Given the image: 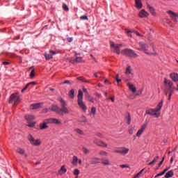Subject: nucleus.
<instances>
[{
	"label": "nucleus",
	"mask_w": 178,
	"mask_h": 178,
	"mask_svg": "<svg viewBox=\"0 0 178 178\" xmlns=\"http://www.w3.org/2000/svg\"><path fill=\"white\" fill-rule=\"evenodd\" d=\"M58 101L61 104V108L58 106V105H52L50 111H52V112H56L58 115H60V116H63L64 113H69V110L67 109V104L65 100L62 97L58 99Z\"/></svg>",
	"instance_id": "nucleus-1"
},
{
	"label": "nucleus",
	"mask_w": 178,
	"mask_h": 178,
	"mask_svg": "<svg viewBox=\"0 0 178 178\" xmlns=\"http://www.w3.org/2000/svg\"><path fill=\"white\" fill-rule=\"evenodd\" d=\"M84 97V94L83 93V91L81 90H79L78 91V105L83 112H87V106L84 104V102H83V98Z\"/></svg>",
	"instance_id": "nucleus-2"
},
{
	"label": "nucleus",
	"mask_w": 178,
	"mask_h": 178,
	"mask_svg": "<svg viewBox=\"0 0 178 178\" xmlns=\"http://www.w3.org/2000/svg\"><path fill=\"white\" fill-rule=\"evenodd\" d=\"M122 54L129 58H138V55L131 49H124Z\"/></svg>",
	"instance_id": "nucleus-3"
},
{
	"label": "nucleus",
	"mask_w": 178,
	"mask_h": 178,
	"mask_svg": "<svg viewBox=\"0 0 178 178\" xmlns=\"http://www.w3.org/2000/svg\"><path fill=\"white\" fill-rule=\"evenodd\" d=\"M14 105H17L20 102V96L19 93H13L10 97L9 104H13Z\"/></svg>",
	"instance_id": "nucleus-4"
},
{
	"label": "nucleus",
	"mask_w": 178,
	"mask_h": 178,
	"mask_svg": "<svg viewBox=\"0 0 178 178\" xmlns=\"http://www.w3.org/2000/svg\"><path fill=\"white\" fill-rule=\"evenodd\" d=\"M28 140L31 145H34L35 147H38V145H41V140L34 139V137H33V135L31 134H29L28 136Z\"/></svg>",
	"instance_id": "nucleus-5"
},
{
	"label": "nucleus",
	"mask_w": 178,
	"mask_h": 178,
	"mask_svg": "<svg viewBox=\"0 0 178 178\" xmlns=\"http://www.w3.org/2000/svg\"><path fill=\"white\" fill-rule=\"evenodd\" d=\"M129 151H130V149L129 148H127L124 147H117L114 150V152L115 154H120V155H127V154H129Z\"/></svg>",
	"instance_id": "nucleus-6"
},
{
	"label": "nucleus",
	"mask_w": 178,
	"mask_h": 178,
	"mask_svg": "<svg viewBox=\"0 0 178 178\" xmlns=\"http://www.w3.org/2000/svg\"><path fill=\"white\" fill-rule=\"evenodd\" d=\"M44 121L47 124H62V122L56 118H47Z\"/></svg>",
	"instance_id": "nucleus-7"
},
{
	"label": "nucleus",
	"mask_w": 178,
	"mask_h": 178,
	"mask_svg": "<svg viewBox=\"0 0 178 178\" xmlns=\"http://www.w3.org/2000/svg\"><path fill=\"white\" fill-rule=\"evenodd\" d=\"M146 115H150L151 116H155V118H159L161 116V113H157L155 108H149L146 110L145 111Z\"/></svg>",
	"instance_id": "nucleus-8"
},
{
	"label": "nucleus",
	"mask_w": 178,
	"mask_h": 178,
	"mask_svg": "<svg viewBox=\"0 0 178 178\" xmlns=\"http://www.w3.org/2000/svg\"><path fill=\"white\" fill-rule=\"evenodd\" d=\"M110 47L115 49L114 52L117 54V55H120V47H122V44H115L113 42L111 44Z\"/></svg>",
	"instance_id": "nucleus-9"
},
{
	"label": "nucleus",
	"mask_w": 178,
	"mask_h": 178,
	"mask_svg": "<svg viewBox=\"0 0 178 178\" xmlns=\"http://www.w3.org/2000/svg\"><path fill=\"white\" fill-rule=\"evenodd\" d=\"M93 143L94 144H95V145H97L98 147H104V148H106L108 147V145L105 142L98 139H95L93 140Z\"/></svg>",
	"instance_id": "nucleus-10"
},
{
	"label": "nucleus",
	"mask_w": 178,
	"mask_h": 178,
	"mask_svg": "<svg viewBox=\"0 0 178 178\" xmlns=\"http://www.w3.org/2000/svg\"><path fill=\"white\" fill-rule=\"evenodd\" d=\"M139 47L140 48H137L138 51H143L144 52H145V51H148V44H145V42H139Z\"/></svg>",
	"instance_id": "nucleus-11"
},
{
	"label": "nucleus",
	"mask_w": 178,
	"mask_h": 178,
	"mask_svg": "<svg viewBox=\"0 0 178 178\" xmlns=\"http://www.w3.org/2000/svg\"><path fill=\"white\" fill-rule=\"evenodd\" d=\"M78 55H80V54H75L76 58L73 60H70V63H81L84 62V60H83V57H79Z\"/></svg>",
	"instance_id": "nucleus-12"
},
{
	"label": "nucleus",
	"mask_w": 178,
	"mask_h": 178,
	"mask_svg": "<svg viewBox=\"0 0 178 178\" xmlns=\"http://www.w3.org/2000/svg\"><path fill=\"white\" fill-rule=\"evenodd\" d=\"M164 84L168 86V88L167 90H175V87H173V82L170 80H167L166 78L164 79Z\"/></svg>",
	"instance_id": "nucleus-13"
},
{
	"label": "nucleus",
	"mask_w": 178,
	"mask_h": 178,
	"mask_svg": "<svg viewBox=\"0 0 178 178\" xmlns=\"http://www.w3.org/2000/svg\"><path fill=\"white\" fill-rule=\"evenodd\" d=\"M145 129H147V124H143L140 129L138 131L137 134H136V136L137 137H140L141 136V134H143V133H144V131H145Z\"/></svg>",
	"instance_id": "nucleus-14"
},
{
	"label": "nucleus",
	"mask_w": 178,
	"mask_h": 178,
	"mask_svg": "<svg viewBox=\"0 0 178 178\" xmlns=\"http://www.w3.org/2000/svg\"><path fill=\"white\" fill-rule=\"evenodd\" d=\"M170 79L174 81L175 83H177L178 81V74L176 72L171 73L170 74Z\"/></svg>",
	"instance_id": "nucleus-15"
},
{
	"label": "nucleus",
	"mask_w": 178,
	"mask_h": 178,
	"mask_svg": "<svg viewBox=\"0 0 178 178\" xmlns=\"http://www.w3.org/2000/svg\"><path fill=\"white\" fill-rule=\"evenodd\" d=\"M138 16L141 18L148 17V16H149V14H148V13L145 11V10H142L140 11Z\"/></svg>",
	"instance_id": "nucleus-16"
},
{
	"label": "nucleus",
	"mask_w": 178,
	"mask_h": 178,
	"mask_svg": "<svg viewBox=\"0 0 178 178\" xmlns=\"http://www.w3.org/2000/svg\"><path fill=\"white\" fill-rule=\"evenodd\" d=\"M67 172V169L65 167V165L61 166L60 169L58 172V175H65Z\"/></svg>",
	"instance_id": "nucleus-17"
},
{
	"label": "nucleus",
	"mask_w": 178,
	"mask_h": 178,
	"mask_svg": "<svg viewBox=\"0 0 178 178\" xmlns=\"http://www.w3.org/2000/svg\"><path fill=\"white\" fill-rule=\"evenodd\" d=\"M47 124H48L45 121H43V122L39 125L40 130H45V129H49V127Z\"/></svg>",
	"instance_id": "nucleus-18"
},
{
	"label": "nucleus",
	"mask_w": 178,
	"mask_h": 178,
	"mask_svg": "<svg viewBox=\"0 0 178 178\" xmlns=\"http://www.w3.org/2000/svg\"><path fill=\"white\" fill-rule=\"evenodd\" d=\"M101 162V159L99 158L95 157L92 159L90 161V165H95L97 163H99Z\"/></svg>",
	"instance_id": "nucleus-19"
},
{
	"label": "nucleus",
	"mask_w": 178,
	"mask_h": 178,
	"mask_svg": "<svg viewBox=\"0 0 178 178\" xmlns=\"http://www.w3.org/2000/svg\"><path fill=\"white\" fill-rule=\"evenodd\" d=\"M162 106H163V100H161L157 105V107L154 108V110L157 112H159L162 109Z\"/></svg>",
	"instance_id": "nucleus-20"
},
{
	"label": "nucleus",
	"mask_w": 178,
	"mask_h": 178,
	"mask_svg": "<svg viewBox=\"0 0 178 178\" xmlns=\"http://www.w3.org/2000/svg\"><path fill=\"white\" fill-rule=\"evenodd\" d=\"M147 7L149 9L150 13L152 15V16H155V8H154V7L151 6L149 4H147Z\"/></svg>",
	"instance_id": "nucleus-21"
},
{
	"label": "nucleus",
	"mask_w": 178,
	"mask_h": 178,
	"mask_svg": "<svg viewBox=\"0 0 178 178\" xmlns=\"http://www.w3.org/2000/svg\"><path fill=\"white\" fill-rule=\"evenodd\" d=\"M158 159H159V156L157 154L156 156L153 159V161L148 163V165L152 166L155 165V163L158 162Z\"/></svg>",
	"instance_id": "nucleus-22"
},
{
	"label": "nucleus",
	"mask_w": 178,
	"mask_h": 178,
	"mask_svg": "<svg viewBox=\"0 0 178 178\" xmlns=\"http://www.w3.org/2000/svg\"><path fill=\"white\" fill-rule=\"evenodd\" d=\"M29 69L31 70L30 73V79H34L35 76V70L34 69V67H31Z\"/></svg>",
	"instance_id": "nucleus-23"
},
{
	"label": "nucleus",
	"mask_w": 178,
	"mask_h": 178,
	"mask_svg": "<svg viewBox=\"0 0 178 178\" xmlns=\"http://www.w3.org/2000/svg\"><path fill=\"white\" fill-rule=\"evenodd\" d=\"M125 119L127 120V123L130 124L131 123V115H130V113H127Z\"/></svg>",
	"instance_id": "nucleus-24"
},
{
	"label": "nucleus",
	"mask_w": 178,
	"mask_h": 178,
	"mask_svg": "<svg viewBox=\"0 0 178 178\" xmlns=\"http://www.w3.org/2000/svg\"><path fill=\"white\" fill-rule=\"evenodd\" d=\"M127 86H128L129 90L131 91H132V92H136V91H137V88H136V87H134V86L133 84L128 83Z\"/></svg>",
	"instance_id": "nucleus-25"
},
{
	"label": "nucleus",
	"mask_w": 178,
	"mask_h": 178,
	"mask_svg": "<svg viewBox=\"0 0 178 178\" xmlns=\"http://www.w3.org/2000/svg\"><path fill=\"white\" fill-rule=\"evenodd\" d=\"M31 109H38V108H41V104L37 103V104H33L31 105Z\"/></svg>",
	"instance_id": "nucleus-26"
},
{
	"label": "nucleus",
	"mask_w": 178,
	"mask_h": 178,
	"mask_svg": "<svg viewBox=\"0 0 178 178\" xmlns=\"http://www.w3.org/2000/svg\"><path fill=\"white\" fill-rule=\"evenodd\" d=\"M175 173L172 171V170H170L168 171L165 175V178H170V177H173Z\"/></svg>",
	"instance_id": "nucleus-27"
},
{
	"label": "nucleus",
	"mask_w": 178,
	"mask_h": 178,
	"mask_svg": "<svg viewBox=\"0 0 178 178\" xmlns=\"http://www.w3.org/2000/svg\"><path fill=\"white\" fill-rule=\"evenodd\" d=\"M76 79L79 80V81H82V83H90V81L86 79L83 76L77 77Z\"/></svg>",
	"instance_id": "nucleus-28"
},
{
	"label": "nucleus",
	"mask_w": 178,
	"mask_h": 178,
	"mask_svg": "<svg viewBox=\"0 0 178 178\" xmlns=\"http://www.w3.org/2000/svg\"><path fill=\"white\" fill-rule=\"evenodd\" d=\"M134 130H135L134 127L129 126V128H128V133H129V134H130L131 136L132 134H134Z\"/></svg>",
	"instance_id": "nucleus-29"
},
{
	"label": "nucleus",
	"mask_w": 178,
	"mask_h": 178,
	"mask_svg": "<svg viewBox=\"0 0 178 178\" xmlns=\"http://www.w3.org/2000/svg\"><path fill=\"white\" fill-rule=\"evenodd\" d=\"M25 119L27 122H31V120H34L35 118L34 115H26Z\"/></svg>",
	"instance_id": "nucleus-30"
},
{
	"label": "nucleus",
	"mask_w": 178,
	"mask_h": 178,
	"mask_svg": "<svg viewBox=\"0 0 178 178\" xmlns=\"http://www.w3.org/2000/svg\"><path fill=\"white\" fill-rule=\"evenodd\" d=\"M129 74H131V67L128 66L127 67L126 72H125V76H129Z\"/></svg>",
	"instance_id": "nucleus-31"
},
{
	"label": "nucleus",
	"mask_w": 178,
	"mask_h": 178,
	"mask_svg": "<svg viewBox=\"0 0 178 178\" xmlns=\"http://www.w3.org/2000/svg\"><path fill=\"white\" fill-rule=\"evenodd\" d=\"M44 57L46 60H49V59H52V58H54L52 54H49L48 53L44 54Z\"/></svg>",
	"instance_id": "nucleus-32"
},
{
	"label": "nucleus",
	"mask_w": 178,
	"mask_h": 178,
	"mask_svg": "<svg viewBox=\"0 0 178 178\" xmlns=\"http://www.w3.org/2000/svg\"><path fill=\"white\" fill-rule=\"evenodd\" d=\"M82 151L85 155H88V154H90V150L86 147H82Z\"/></svg>",
	"instance_id": "nucleus-33"
},
{
	"label": "nucleus",
	"mask_w": 178,
	"mask_h": 178,
	"mask_svg": "<svg viewBox=\"0 0 178 178\" xmlns=\"http://www.w3.org/2000/svg\"><path fill=\"white\" fill-rule=\"evenodd\" d=\"M69 96L70 97L72 98V99H73V98H74V89H71L70 92H69Z\"/></svg>",
	"instance_id": "nucleus-34"
},
{
	"label": "nucleus",
	"mask_w": 178,
	"mask_h": 178,
	"mask_svg": "<svg viewBox=\"0 0 178 178\" xmlns=\"http://www.w3.org/2000/svg\"><path fill=\"white\" fill-rule=\"evenodd\" d=\"M77 161H79V158L76 156H74L72 161V165H76V163H77Z\"/></svg>",
	"instance_id": "nucleus-35"
},
{
	"label": "nucleus",
	"mask_w": 178,
	"mask_h": 178,
	"mask_svg": "<svg viewBox=\"0 0 178 178\" xmlns=\"http://www.w3.org/2000/svg\"><path fill=\"white\" fill-rule=\"evenodd\" d=\"M17 152H18V154H19L20 155H24V153L26 152V151H24V149L22 148H18L17 149Z\"/></svg>",
	"instance_id": "nucleus-36"
},
{
	"label": "nucleus",
	"mask_w": 178,
	"mask_h": 178,
	"mask_svg": "<svg viewBox=\"0 0 178 178\" xmlns=\"http://www.w3.org/2000/svg\"><path fill=\"white\" fill-rule=\"evenodd\" d=\"M74 131H76V133H78V134H80V136L84 135V132L80 129H74Z\"/></svg>",
	"instance_id": "nucleus-37"
},
{
	"label": "nucleus",
	"mask_w": 178,
	"mask_h": 178,
	"mask_svg": "<svg viewBox=\"0 0 178 178\" xmlns=\"http://www.w3.org/2000/svg\"><path fill=\"white\" fill-rule=\"evenodd\" d=\"M143 172H144V169H142L138 173H137L135 176L134 178H138L141 175H143Z\"/></svg>",
	"instance_id": "nucleus-38"
},
{
	"label": "nucleus",
	"mask_w": 178,
	"mask_h": 178,
	"mask_svg": "<svg viewBox=\"0 0 178 178\" xmlns=\"http://www.w3.org/2000/svg\"><path fill=\"white\" fill-rule=\"evenodd\" d=\"M91 113L93 116H95V114L97 113V108H95V107H92Z\"/></svg>",
	"instance_id": "nucleus-39"
},
{
	"label": "nucleus",
	"mask_w": 178,
	"mask_h": 178,
	"mask_svg": "<svg viewBox=\"0 0 178 178\" xmlns=\"http://www.w3.org/2000/svg\"><path fill=\"white\" fill-rule=\"evenodd\" d=\"M99 155H102L103 156H108V152L105 151H101L99 152Z\"/></svg>",
	"instance_id": "nucleus-40"
},
{
	"label": "nucleus",
	"mask_w": 178,
	"mask_h": 178,
	"mask_svg": "<svg viewBox=\"0 0 178 178\" xmlns=\"http://www.w3.org/2000/svg\"><path fill=\"white\" fill-rule=\"evenodd\" d=\"M63 10H65V12H67V10H69V7H67V5H66L65 3H63Z\"/></svg>",
	"instance_id": "nucleus-41"
},
{
	"label": "nucleus",
	"mask_w": 178,
	"mask_h": 178,
	"mask_svg": "<svg viewBox=\"0 0 178 178\" xmlns=\"http://www.w3.org/2000/svg\"><path fill=\"white\" fill-rule=\"evenodd\" d=\"M102 163L103 165H104V166H106V165H110V163H109V160H104V161L102 162Z\"/></svg>",
	"instance_id": "nucleus-42"
},
{
	"label": "nucleus",
	"mask_w": 178,
	"mask_h": 178,
	"mask_svg": "<svg viewBox=\"0 0 178 178\" xmlns=\"http://www.w3.org/2000/svg\"><path fill=\"white\" fill-rule=\"evenodd\" d=\"M126 30V31H127V34H128V36L129 37H131H131H133V35H131V33H133V31H130V30H129V29H125Z\"/></svg>",
	"instance_id": "nucleus-43"
},
{
	"label": "nucleus",
	"mask_w": 178,
	"mask_h": 178,
	"mask_svg": "<svg viewBox=\"0 0 178 178\" xmlns=\"http://www.w3.org/2000/svg\"><path fill=\"white\" fill-rule=\"evenodd\" d=\"M81 20H88V17L87 15H82L80 17Z\"/></svg>",
	"instance_id": "nucleus-44"
},
{
	"label": "nucleus",
	"mask_w": 178,
	"mask_h": 178,
	"mask_svg": "<svg viewBox=\"0 0 178 178\" xmlns=\"http://www.w3.org/2000/svg\"><path fill=\"white\" fill-rule=\"evenodd\" d=\"M88 101H89V102H92V104H94V102L95 101V99H94V97L90 96V97H89L88 99Z\"/></svg>",
	"instance_id": "nucleus-45"
},
{
	"label": "nucleus",
	"mask_w": 178,
	"mask_h": 178,
	"mask_svg": "<svg viewBox=\"0 0 178 178\" xmlns=\"http://www.w3.org/2000/svg\"><path fill=\"white\" fill-rule=\"evenodd\" d=\"M169 169H170V167H168L164 169L163 171L161 172L162 175L163 176V175H165V173H166L169 170Z\"/></svg>",
	"instance_id": "nucleus-46"
},
{
	"label": "nucleus",
	"mask_w": 178,
	"mask_h": 178,
	"mask_svg": "<svg viewBox=\"0 0 178 178\" xmlns=\"http://www.w3.org/2000/svg\"><path fill=\"white\" fill-rule=\"evenodd\" d=\"M74 175H75V176L80 175V170H79L78 169H75L74 170Z\"/></svg>",
	"instance_id": "nucleus-47"
},
{
	"label": "nucleus",
	"mask_w": 178,
	"mask_h": 178,
	"mask_svg": "<svg viewBox=\"0 0 178 178\" xmlns=\"http://www.w3.org/2000/svg\"><path fill=\"white\" fill-rule=\"evenodd\" d=\"M98 74H102V72H95L94 73L95 77H97V78L99 77V76H98Z\"/></svg>",
	"instance_id": "nucleus-48"
},
{
	"label": "nucleus",
	"mask_w": 178,
	"mask_h": 178,
	"mask_svg": "<svg viewBox=\"0 0 178 178\" xmlns=\"http://www.w3.org/2000/svg\"><path fill=\"white\" fill-rule=\"evenodd\" d=\"M163 161H165V157H163L162 160L159 163V168H161V166H162V163H163Z\"/></svg>",
	"instance_id": "nucleus-49"
},
{
	"label": "nucleus",
	"mask_w": 178,
	"mask_h": 178,
	"mask_svg": "<svg viewBox=\"0 0 178 178\" xmlns=\"http://www.w3.org/2000/svg\"><path fill=\"white\" fill-rule=\"evenodd\" d=\"M49 54H51V55H56V51H53V50H49Z\"/></svg>",
	"instance_id": "nucleus-50"
},
{
	"label": "nucleus",
	"mask_w": 178,
	"mask_h": 178,
	"mask_svg": "<svg viewBox=\"0 0 178 178\" xmlns=\"http://www.w3.org/2000/svg\"><path fill=\"white\" fill-rule=\"evenodd\" d=\"M85 96L87 99L91 98V95H90V94L88 93V92L86 93H85Z\"/></svg>",
	"instance_id": "nucleus-51"
},
{
	"label": "nucleus",
	"mask_w": 178,
	"mask_h": 178,
	"mask_svg": "<svg viewBox=\"0 0 178 178\" xmlns=\"http://www.w3.org/2000/svg\"><path fill=\"white\" fill-rule=\"evenodd\" d=\"M96 136H97V137H99L100 138H104V136H102V134L101 133H97Z\"/></svg>",
	"instance_id": "nucleus-52"
},
{
	"label": "nucleus",
	"mask_w": 178,
	"mask_h": 178,
	"mask_svg": "<svg viewBox=\"0 0 178 178\" xmlns=\"http://www.w3.org/2000/svg\"><path fill=\"white\" fill-rule=\"evenodd\" d=\"M35 126V122H32L31 124H28V127H34Z\"/></svg>",
	"instance_id": "nucleus-53"
},
{
	"label": "nucleus",
	"mask_w": 178,
	"mask_h": 178,
	"mask_svg": "<svg viewBox=\"0 0 178 178\" xmlns=\"http://www.w3.org/2000/svg\"><path fill=\"white\" fill-rule=\"evenodd\" d=\"M3 65H4V66H6L8 65H10V63L8 62V61H3L2 63Z\"/></svg>",
	"instance_id": "nucleus-54"
},
{
	"label": "nucleus",
	"mask_w": 178,
	"mask_h": 178,
	"mask_svg": "<svg viewBox=\"0 0 178 178\" xmlns=\"http://www.w3.org/2000/svg\"><path fill=\"white\" fill-rule=\"evenodd\" d=\"M96 97H98L99 98H102V95L100 93L96 92L95 93Z\"/></svg>",
	"instance_id": "nucleus-55"
},
{
	"label": "nucleus",
	"mask_w": 178,
	"mask_h": 178,
	"mask_svg": "<svg viewBox=\"0 0 178 178\" xmlns=\"http://www.w3.org/2000/svg\"><path fill=\"white\" fill-rule=\"evenodd\" d=\"M147 55H158L156 53L145 52Z\"/></svg>",
	"instance_id": "nucleus-56"
},
{
	"label": "nucleus",
	"mask_w": 178,
	"mask_h": 178,
	"mask_svg": "<svg viewBox=\"0 0 178 178\" xmlns=\"http://www.w3.org/2000/svg\"><path fill=\"white\" fill-rule=\"evenodd\" d=\"M88 120L87 118H86V117H83V120L81 121V123H87Z\"/></svg>",
	"instance_id": "nucleus-57"
},
{
	"label": "nucleus",
	"mask_w": 178,
	"mask_h": 178,
	"mask_svg": "<svg viewBox=\"0 0 178 178\" xmlns=\"http://www.w3.org/2000/svg\"><path fill=\"white\" fill-rule=\"evenodd\" d=\"M67 41L68 42H72V41H73V38H67Z\"/></svg>",
	"instance_id": "nucleus-58"
},
{
	"label": "nucleus",
	"mask_w": 178,
	"mask_h": 178,
	"mask_svg": "<svg viewBox=\"0 0 178 178\" xmlns=\"http://www.w3.org/2000/svg\"><path fill=\"white\" fill-rule=\"evenodd\" d=\"M108 99H111L112 102H115V96H113V97H108Z\"/></svg>",
	"instance_id": "nucleus-59"
},
{
	"label": "nucleus",
	"mask_w": 178,
	"mask_h": 178,
	"mask_svg": "<svg viewBox=\"0 0 178 178\" xmlns=\"http://www.w3.org/2000/svg\"><path fill=\"white\" fill-rule=\"evenodd\" d=\"M63 84H70V81L65 80L64 82H63Z\"/></svg>",
	"instance_id": "nucleus-60"
},
{
	"label": "nucleus",
	"mask_w": 178,
	"mask_h": 178,
	"mask_svg": "<svg viewBox=\"0 0 178 178\" xmlns=\"http://www.w3.org/2000/svg\"><path fill=\"white\" fill-rule=\"evenodd\" d=\"M120 167H121L122 168H129V165L122 164V165H120Z\"/></svg>",
	"instance_id": "nucleus-61"
},
{
	"label": "nucleus",
	"mask_w": 178,
	"mask_h": 178,
	"mask_svg": "<svg viewBox=\"0 0 178 178\" xmlns=\"http://www.w3.org/2000/svg\"><path fill=\"white\" fill-rule=\"evenodd\" d=\"M29 84H30V86H31V84H32L33 86H35V84H37V82H35V81H32V82L29 83Z\"/></svg>",
	"instance_id": "nucleus-62"
},
{
	"label": "nucleus",
	"mask_w": 178,
	"mask_h": 178,
	"mask_svg": "<svg viewBox=\"0 0 178 178\" xmlns=\"http://www.w3.org/2000/svg\"><path fill=\"white\" fill-rule=\"evenodd\" d=\"M115 81H117V83H120V81H122V79L119 78H115Z\"/></svg>",
	"instance_id": "nucleus-63"
},
{
	"label": "nucleus",
	"mask_w": 178,
	"mask_h": 178,
	"mask_svg": "<svg viewBox=\"0 0 178 178\" xmlns=\"http://www.w3.org/2000/svg\"><path fill=\"white\" fill-rule=\"evenodd\" d=\"M164 92L165 95H168V92H169V89H165Z\"/></svg>",
	"instance_id": "nucleus-64"
}]
</instances>
